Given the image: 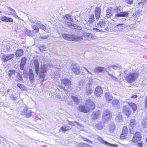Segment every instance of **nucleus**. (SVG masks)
Returning <instances> with one entry per match:
<instances>
[{
  "label": "nucleus",
  "instance_id": "412c9836",
  "mask_svg": "<svg viewBox=\"0 0 147 147\" xmlns=\"http://www.w3.org/2000/svg\"><path fill=\"white\" fill-rule=\"evenodd\" d=\"M94 14H91L89 15L87 19V20L89 24L93 23L94 21Z\"/></svg>",
  "mask_w": 147,
  "mask_h": 147
},
{
  "label": "nucleus",
  "instance_id": "5701e85b",
  "mask_svg": "<svg viewBox=\"0 0 147 147\" xmlns=\"http://www.w3.org/2000/svg\"><path fill=\"white\" fill-rule=\"evenodd\" d=\"M105 98L108 101H110L113 98V97L110 93L106 92L105 94Z\"/></svg>",
  "mask_w": 147,
  "mask_h": 147
},
{
  "label": "nucleus",
  "instance_id": "72a5a7b5",
  "mask_svg": "<svg viewBox=\"0 0 147 147\" xmlns=\"http://www.w3.org/2000/svg\"><path fill=\"white\" fill-rule=\"evenodd\" d=\"M136 124V122L135 119H132L131 120L130 123V125L131 126L132 128L130 129H132L133 127H134V126Z\"/></svg>",
  "mask_w": 147,
  "mask_h": 147
},
{
  "label": "nucleus",
  "instance_id": "5fc2aeb1",
  "mask_svg": "<svg viewBox=\"0 0 147 147\" xmlns=\"http://www.w3.org/2000/svg\"><path fill=\"white\" fill-rule=\"evenodd\" d=\"M17 86L20 89L22 88H25V87L24 85L20 83L18 84H17Z\"/></svg>",
  "mask_w": 147,
  "mask_h": 147
},
{
  "label": "nucleus",
  "instance_id": "a18cd8bd",
  "mask_svg": "<svg viewBox=\"0 0 147 147\" xmlns=\"http://www.w3.org/2000/svg\"><path fill=\"white\" fill-rule=\"evenodd\" d=\"M46 47L44 46H40L39 47V49L41 52H43L45 51Z\"/></svg>",
  "mask_w": 147,
  "mask_h": 147
},
{
  "label": "nucleus",
  "instance_id": "4be33fe9",
  "mask_svg": "<svg viewBox=\"0 0 147 147\" xmlns=\"http://www.w3.org/2000/svg\"><path fill=\"white\" fill-rule=\"evenodd\" d=\"M105 123L103 122H100L96 123V127L99 130L101 129L104 127Z\"/></svg>",
  "mask_w": 147,
  "mask_h": 147
},
{
  "label": "nucleus",
  "instance_id": "4c0bfd02",
  "mask_svg": "<svg viewBox=\"0 0 147 147\" xmlns=\"http://www.w3.org/2000/svg\"><path fill=\"white\" fill-rule=\"evenodd\" d=\"M74 102L76 104H78L79 102V100L78 98L76 96H71Z\"/></svg>",
  "mask_w": 147,
  "mask_h": 147
},
{
  "label": "nucleus",
  "instance_id": "6e6552de",
  "mask_svg": "<svg viewBox=\"0 0 147 147\" xmlns=\"http://www.w3.org/2000/svg\"><path fill=\"white\" fill-rule=\"evenodd\" d=\"M62 84H63L65 87H63L62 86H60V87L62 88L65 90H66L68 88H69L71 86V82L70 80L65 78L62 80H61Z\"/></svg>",
  "mask_w": 147,
  "mask_h": 147
},
{
  "label": "nucleus",
  "instance_id": "a211bd4d",
  "mask_svg": "<svg viewBox=\"0 0 147 147\" xmlns=\"http://www.w3.org/2000/svg\"><path fill=\"white\" fill-rule=\"evenodd\" d=\"M94 13L96 19L98 20L100 17L101 14L100 8L98 6L96 7L95 9Z\"/></svg>",
  "mask_w": 147,
  "mask_h": 147
},
{
  "label": "nucleus",
  "instance_id": "e433bc0d",
  "mask_svg": "<svg viewBox=\"0 0 147 147\" xmlns=\"http://www.w3.org/2000/svg\"><path fill=\"white\" fill-rule=\"evenodd\" d=\"M89 145L87 144L81 143H80L78 145V147H89Z\"/></svg>",
  "mask_w": 147,
  "mask_h": 147
},
{
  "label": "nucleus",
  "instance_id": "58836bf2",
  "mask_svg": "<svg viewBox=\"0 0 147 147\" xmlns=\"http://www.w3.org/2000/svg\"><path fill=\"white\" fill-rule=\"evenodd\" d=\"M117 118V119L118 120V121L119 122L123 120V117H122V115L120 114H118Z\"/></svg>",
  "mask_w": 147,
  "mask_h": 147
},
{
  "label": "nucleus",
  "instance_id": "2eb2a0df",
  "mask_svg": "<svg viewBox=\"0 0 147 147\" xmlns=\"http://www.w3.org/2000/svg\"><path fill=\"white\" fill-rule=\"evenodd\" d=\"M127 26V25L125 24L124 23H120L117 25L115 27L118 31H122Z\"/></svg>",
  "mask_w": 147,
  "mask_h": 147
},
{
  "label": "nucleus",
  "instance_id": "f704fd0d",
  "mask_svg": "<svg viewBox=\"0 0 147 147\" xmlns=\"http://www.w3.org/2000/svg\"><path fill=\"white\" fill-rule=\"evenodd\" d=\"M140 16L139 15L137 14L136 16H132L131 18H133L134 17L135 20H136L138 22H140L141 21V19L140 18Z\"/></svg>",
  "mask_w": 147,
  "mask_h": 147
},
{
  "label": "nucleus",
  "instance_id": "bf43d9fd",
  "mask_svg": "<svg viewBox=\"0 0 147 147\" xmlns=\"http://www.w3.org/2000/svg\"><path fill=\"white\" fill-rule=\"evenodd\" d=\"M88 81V84L89 85V86H90L91 84L92 83L93 80L92 79L89 78Z\"/></svg>",
  "mask_w": 147,
  "mask_h": 147
},
{
  "label": "nucleus",
  "instance_id": "de8ad7c7",
  "mask_svg": "<svg viewBox=\"0 0 147 147\" xmlns=\"http://www.w3.org/2000/svg\"><path fill=\"white\" fill-rule=\"evenodd\" d=\"M128 130L127 128L125 127H124L123 129L122 133L127 134V133L128 132Z\"/></svg>",
  "mask_w": 147,
  "mask_h": 147
},
{
  "label": "nucleus",
  "instance_id": "423d86ee",
  "mask_svg": "<svg viewBox=\"0 0 147 147\" xmlns=\"http://www.w3.org/2000/svg\"><path fill=\"white\" fill-rule=\"evenodd\" d=\"M63 38L68 40L77 41L82 40V36H80L71 35L66 34H63L62 35Z\"/></svg>",
  "mask_w": 147,
  "mask_h": 147
},
{
  "label": "nucleus",
  "instance_id": "20e7f679",
  "mask_svg": "<svg viewBox=\"0 0 147 147\" xmlns=\"http://www.w3.org/2000/svg\"><path fill=\"white\" fill-rule=\"evenodd\" d=\"M63 19L65 20V24L69 26L70 28L80 30L82 29V27L76 24H72L70 22H67L69 21L70 22L73 21V19L71 18L70 16L68 15H66L65 16L63 17Z\"/></svg>",
  "mask_w": 147,
  "mask_h": 147
},
{
  "label": "nucleus",
  "instance_id": "393cba45",
  "mask_svg": "<svg viewBox=\"0 0 147 147\" xmlns=\"http://www.w3.org/2000/svg\"><path fill=\"white\" fill-rule=\"evenodd\" d=\"M8 9L9 11L11 12H10L11 15H13L16 18L19 19L18 16L16 15V12L13 9L10 7H8Z\"/></svg>",
  "mask_w": 147,
  "mask_h": 147
},
{
  "label": "nucleus",
  "instance_id": "e2e57ef3",
  "mask_svg": "<svg viewBox=\"0 0 147 147\" xmlns=\"http://www.w3.org/2000/svg\"><path fill=\"white\" fill-rule=\"evenodd\" d=\"M147 0H142L140 2L141 3H143V5H145L146 3Z\"/></svg>",
  "mask_w": 147,
  "mask_h": 147
},
{
  "label": "nucleus",
  "instance_id": "c03bdc74",
  "mask_svg": "<svg viewBox=\"0 0 147 147\" xmlns=\"http://www.w3.org/2000/svg\"><path fill=\"white\" fill-rule=\"evenodd\" d=\"M17 76V78L18 79V80H17V81H18V82H20L22 81L23 80L22 76L20 74H18Z\"/></svg>",
  "mask_w": 147,
  "mask_h": 147
},
{
  "label": "nucleus",
  "instance_id": "4d7b16f0",
  "mask_svg": "<svg viewBox=\"0 0 147 147\" xmlns=\"http://www.w3.org/2000/svg\"><path fill=\"white\" fill-rule=\"evenodd\" d=\"M9 47L7 45L4 47L3 48V49L5 51H9Z\"/></svg>",
  "mask_w": 147,
  "mask_h": 147
},
{
  "label": "nucleus",
  "instance_id": "3c124183",
  "mask_svg": "<svg viewBox=\"0 0 147 147\" xmlns=\"http://www.w3.org/2000/svg\"><path fill=\"white\" fill-rule=\"evenodd\" d=\"M26 58H22V59L21 60V62L20 63V64H22L25 65V64H26Z\"/></svg>",
  "mask_w": 147,
  "mask_h": 147
},
{
  "label": "nucleus",
  "instance_id": "8fccbe9b",
  "mask_svg": "<svg viewBox=\"0 0 147 147\" xmlns=\"http://www.w3.org/2000/svg\"><path fill=\"white\" fill-rule=\"evenodd\" d=\"M9 97L11 99L13 100H16L17 98V97L16 96H15L13 94H11L10 96Z\"/></svg>",
  "mask_w": 147,
  "mask_h": 147
},
{
  "label": "nucleus",
  "instance_id": "c756f323",
  "mask_svg": "<svg viewBox=\"0 0 147 147\" xmlns=\"http://www.w3.org/2000/svg\"><path fill=\"white\" fill-rule=\"evenodd\" d=\"M86 83L84 82V81L82 80L80 81L78 84V87L81 89L82 88L83 86Z\"/></svg>",
  "mask_w": 147,
  "mask_h": 147
},
{
  "label": "nucleus",
  "instance_id": "69168bd1",
  "mask_svg": "<svg viewBox=\"0 0 147 147\" xmlns=\"http://www.w3.org/2000/svg\"><path fill=\"white\" fill-rule=\"evenodd\" d=\"M83 139L84 140L86 141L87 142H88L91 143V142L90 140L86 139V138H83Z\"/></svg>",
  "mask_w": 147,
  "mask_h": 147
},
{
  "label": "nucleus",
  "instance_id": "49530a36",
  "mask_svg": "<svg viewBox=\"0 0 147 147\" xmlns=\"http://www.w3.org/2000/svg\"><path fill=\"white\" fill-rule=\"evenodd\" d=\"M26 34L29 36L32 35V31L28 30H26Z\"/></svg>",
  "mask_w": 147,
  "mask_h": 147
},
{
  "label": "nucleus",
  "instance_id": "a19ab883",
  "mask_svg": "<svg viewBox=\"0 0 147 147\" xmlns=\"http://www.w3.org/2000/svg\"><path fill=\"white\" fill-rule=\"evenodd\" d=\"M111 67H112L113 69H117L118 68H121V66L119 65H113L111 66Z\"/></svg>",
  "mask_w": 147,
  "mask_h": 147
},
{
  "label": "nucleus",
  "instance_id": "ddd939ff",
  "mask_svg": "<svg viewBox=\"0 0 147 147\" xmlns=\"http://www.w3.org/2000/svg\"><path fill=\"white\" fill-rule=\"evenodd\" d=\"M97 139L100 142L106 145L113 147H118V146L117 145L111 144L103 140V139L100 137L98 136L97 137Z\"/></svg>",
  "mask_w": 147,
  "mask_h": 147
},
{
  "label": "nucleus",
  "instance_id": "f3484780",
  "mask_svg": "<svg viewBox=\"0 0 147 147\" xmlns=\"http://www.w3.org/2000/svg\"><path fill=\"white\" fill-rule=\"evenodd\" d=\"M141 138L142 137L140 132H136L133 138V142H137L140 140Z\"/></svg>",
  "mask_w": 147,
  "mask_h": 147
},
{
  "label": "nucleus",
  "instance_id": "7ed1b4c3",
  "mask_svg": "<svg viewBox=\"0 0 147 147\" xmlns=\"http://www.w3.org/2000/svg\"><path fill=\"white\" fill-rule=\"evenodd\" d=\"M121 7L120 6H116L113 8L114 13L116 14L115 16V18L117 20H120L119 18L120 17H126L128 16L129 13L127 11H121Z\"/></svg>",
  "mask_w": 147,
  "mask_h": 147
},
{
  "label": "nucleus",
  "instance_id": "f8f14e48",
  "mask_svg": "<svg viewBox=\"0 0 147 147\" xmlns=\"http://www.w3.org/2000/svg\"><path fill=\"white\" fill-rule=\"evenodd\" d=\"M14 57V55L13 54L6 55L4 54L2 56L1 58L2 61L5 62L12 59Z\"/></svg>",
  "mask_w": 147,
  "mask_h": 147
},
{
  "label": "nucleus",
  "instance_id": "aec40b11",
  "mask_svg": "<svg viewBox=\"0 0 147 147\" xmlns=\"http://www.w3.org/2000/svg\"><path fill=\"white\" fill-rule=\"evenodd\" d=\"M1 19L2 21L4 22H13V20L12 18L7 17L5 16H1Z\"/></svg>",
  "mask_w": 147,
  "mask_h": 147
},
{
  "label": "nucleus",
  "instance_id": "cd10ccee",
  "mask_svg": "<svg viewBox=\"0 0 147 147\" xmlns=\"http://www.w3.org/2000/svg\"><path fill=\"white\" fill-rule=\"evenodd\" d=\"M68 124L71 125L72 126H75V123L77 125L80 126L81 127H83V125L82 124H80L78 122L76 121H68Z\"/></svg>",
  "mask_w": 147,
  "mask_h": 147
},
{
  "label": "nucleus",
  "instance_id": "37998d69",
  "mask_svg": "<svg viewBox=\"0 0 147 147\" xmlns=\"http://www.w3.org/2000/svg\"><path fill=\"white\" fill-rule=\"evenodd\" d=\"M98 114L96 113H93V115L92 116V118L93 119H96L98 117Z\"/></svg>",
  "mask_w": 147,
  "mask_h": 147
},
{
  "label": "nucleus",
  "instance_id": "ea45409f",
  "mask_svg": "<svg viewBox=\"0 0 147 147\" xmlns=\"http://www.w3.org/2000/svg\"><path fill=\"white\" fill-rule=\"evenodd\" d=\"M92 92L93 90L92 89L89 88L87 89L86 93L87 95H89L92 93Z\"/></svg>",
  "mask_w": 147,
  "mask_h": 147
},
{
  "label": "nucleus",
  "instance_id": "0e129e2a",
  "mask_svg": "<svg viewBox=\"0 0 147 147\" xmlns=\"http://www.w3.org/2000/svg\"><path fill=\"white\" fill-rule=\"evenodd\" d=\"M93 29L94 30H96V32L102 31V30H101V29L100 30H99V29L95 28H93Z\"/></svg>",
  "mask_w": 147,
  "mask_h": 147
},
{
  "label": "nucleus",
  "instance_id": "6ab92c4d",
  "mask_svg": "<svg viewBox=\"0 0 147 147\" xmlns=\"http://www.w3.org/2000/svg\"><path fill=\"white\" fill-rule=\"evenodd\" d=\"M113 7H109L106 10V17L107 18L110 17L114 13Z\"/></svg>",
  "mask_w": 147,
  "mask_h": 147
},
{
  "label": "nucleus",
  "instance_id": "9b49d317",
  "mask_svg": "<svg viewBox=\"0 0 147 147\" xmlns=\"http://www.w3.org/2000/svg\"><path fill=\"white\" fill-rule=\"evenodd\" d=\"M32 113V111L28 110L27 107H25L23 111H22L21 115H25L26 117L28 118L31 116Z\"/></svg>",
  "mask_w": 147,
  "mask_h": 147
},
{
  "label": "nucleus",
  "instance_id": "603ef678",
  "mask_svg": "<svg viewBox=\"0 0 147 147\" xmlns=\"http://www.w3.org/2000/svg\"><path fill=\"white\" fill-rule=\"evenodd\" d=\"M108 74L109 75V76L112 78V80H115L117 79V78L113 76L111 74H110L109 73H108Z\"/></svg>",
  "mask_w": 147,
  "mask_h": 147
},
{
  "label": "nucleus",
  "instance_id": "052dcab7",
  "mask_svg": "<svg viewBox=\"0 0 147 147\" xmlns=\"http://www.w3.org/2000/svg\"><path fill=\"white\" fill-rule=\"evenodd\" d=\"M125 2L129 4H132L133 2V0H126Z\"/></svg>",
  "mask_w": 147,
  "mask_h": 147
},
{
  "label": "nucleus",
  "instance_id": "b1692460",
  "mask_svg": "<svg viewBox=\"0 0 147 147\" xmlns=\"http://www.w3.org/2000/svg\"><path fill=\"white\" fill-rule=\"evenodd\" d=\"M72 70L74 73L76 75H78L80 73V67L76 66L72 68Z\"/></svg>",
  "mask_w": 147,
  "mask_h": 147
},
{
  "label": "nucleus",
  "instance_id": "6e6d98bb",
  "mask_svg": "<svg viewBox=\"0 0 147 147\" xmlns=\"http://www.w3.org/2000/svg\"><path fill=\"white\" fill-rule=\"evenodd\" d=\"M89 34V33L85 32L83 33V36L85 38L87 39L88 38Z\"/></svg>",
  "mask_w": 147,
  "mask_h": 147
},
{
  "label": "nucleus",
  "instance_id": "774afa93",
  "mask_svg": "<svg viewBox=\"0 0 147 147\" xmlns=\"http://www.w3.org/2000/svg\"><path fill=\"white\" fill-rule=\"evenodd\" d=\"M138 147H142V143H138Z\"/></svg>",
  "mask_w": 147,
  "mask_h": 147
},
{
  "label": "nucleus",
  "instance_id": "0eeeda50",
  "mask_svg": "<svg viewBox=\"0 0 147 147\" xmlns=\"http://www.w3.org/2000/svg\"><path fill=\"white\" fill-rule=\"evenodd\" d=\"M111 117V113L109 110L106 109L103 111L102 115L103 121H109L110 120Z\"/></svg>",
  "mask_w": 147,
  "mask_h": 147
},
{
  "label": "nucleus",
  "instance_id": "4468645a",
  "mask_svg": "<svg viewBox=\"0 0 147 147\" xmlns=\"http://www.w3.org/2000/svg\"><path fill=\"white\" fill-rule=\"evenodd\" d=\"M103 91L101 88L100 86L96 87L95 90L94 94L97 97H100L102 95Z\"/></svg>",
  "mask_w": 147,
  "mask_h": 147
},
{
  "label": "nucleus",
  "instance_id": "79ce46f5",
  "mask_svg": "<svg viewBox=\"0 0 147 147\" xmlns=\"http://www.w3.org/2000/svg\"><path fill=\"white\" fill-rule=\"evenodd\" d=\"M119 102V101L117 99L114 100L112 102V104L113 106H115L117 105Z\"/></svg>",
  "mask_w": 147,
  "mask_h": 147
},
{
  "label": "nucleus",
  "instance_id": "680f3d73",
  "mask_svg": "<svg viewBox=\"0 0 147 147\" xmlns=\"http://www.w3.org/2000/svg\"><path fill=\"white\" fill-rule=\"evenodd\" d=\"M9 72H10L12 74L15 75L16 74V71L13 69L10 70L9 71Z\"/></svg>",
  "mask_w": 147,
  "mask_h": 147
},
{
  "label": "nucleus",
  "instance_id": "09e8293b",
  "mask_svg": "<svg viewBox=\"0 0 147 147\" xmlns=\"http://www.w3.org/2000/svg\"><path fill=\"white\" fill-rule=\"evenodd\" d=\"M127 134L124 133H122V134L120 136V138L121 139L123 140L125 139V137L126 136H127Z\"/></svg>",
  "mask_w": 147,
  "mask_h": 147
},
{
  "label": "nucleus",
  "instance_id": "338daca9",
  "mask_svg": "<svg viewBox=\"0 0 147 147\" xmlns=\"http://www.w3.org/2000/svg\"><path fill=\"white\" fill-rule=\"evenodd\" d=\"M25 65L20 64V67L21 70H23L24 69V67Z\"/></svg>",
  "mask_w": 147,
  "mask_h": 147
},
{
  "label": "nucleus",
  "instance_id": "1a4fd4ad",
  "mask_svg": "<svg viewBox=\"0 0 147 147\" xmlns=\"http://www.w3.org/2000/svg\"><path fill=\"white\" fill-rule=\"evenodd\" d=\"M106 26L105 22L103 19H100L96 24V27L99 28H101L102 31L107 30V29L106 28Z\"/></svg>",
  "mask_w": 147,
  "mask_h": 147
},
{
  "label": "nucleus",
  "instance_id": "f03ea898",
  "mask_svg": "<svg viewBox=\"0 0 147 147\" xmlns=\"http://www.w3.org/2000/svg\"><path fill=\"white\" fill-rule=\"evenodd\" d=\"M94 104L90 99L87 100L86 102L85 106L80 105L78 108V110L80 112L87 113L90 110L95 108Z\"/></svg>",
  "mask_w": 147,
  "mask_h": 147
},
{
  "label": "nucleus",
  "instance_id": "bb28decb",
  "mask_svg": "<svg viewBox=\"0 0 147 147\" xmlns=\"http://www.w3.org/2000/svg\"><path fill=\"white\" fill-rule=\"evenodd\" d=\"M95 70L96 72H104L106 71V69L104 67H99L96 68Z\"/></svg>",
  "mask_w": 147,
  "mask_h": 147
},
{
  "label": "nucleus",
  "instance_id": "864d4df0",
  "mask_svg": "<svg viewBox=\"0 0 147 147\" xmlns=\"http://www.w3.org/2000/svg\"><path fill=\"white\" fill-rule=\"evenodd\" d=\"M115 126L114 125H111L109 127V130L111 132H113L114 130Z\"/></svg>",
  "mask_w": 147,
  "mask_h": 147
},
{
  "label": "nucleus",
  "instance_id": "dca6fc26",
  "mask_svg": "<svg viewBox=\"0 0 147 147\" xmlns=\"http://www.w3.org/2000/svg\"><path fill=\"white\" fill-rule=\"evenodd\" d=\"M123 112L127 116L129 117L131 114L129 106H124L123 107Z\"/></svg>",
  "mask_w": 147,
  "mask_h": 147
},
{
  "label": "nucleus",
  "instance_id": "9d476101",
  "mask_svg": "<svg viewBox=\"0 0 147 147\" xmlns=\"http://www.w3.org/2000/svg\"><path fill=\"white\" fill-rule=\"evenodd\" d=\"M43 24L40 22H35L33 23H32V27L33 29L34 30L35 32H38L39 31L38 28H41L42 27V26Z\"/></svg>",
  "mask_w": 147,
  "mask_h": 147
},
{
  "label": "nucleus",
  "instance_id": "7c9ffc66",
  "mask_svg": "<svg viewBox=\"0 0 147 147\" xmlns=\"http://www.w3.org/2000/svg\"><path fill=\"white\" fill-rule=\"evenodd\" d=\"M23 51L22 49L17 50L16 53V55L17 57H19L21 56L23 54Z\"/></svg>",
  "mask_w": 147,
  "mask_h": 147
},
{
  "label": "nucleus",
  "instance_id": "a878e982",
  "mask_svg": "<svg viewBox=\"0 0 147 147\" xmlns=\"http://www.w3.org/2000/svg\"><path fill=\"white\" fill-rule=\"evenodd\" d=\"M29 78L30 82H33L34 81V75L32 70L30 69L29 71Z\"/></svg>",
  "mask_w": 147,
  "mask_h": 147
},
{
  "label": "nucleus",
  "instance_id": "473e14b6",
  "mask_svg": "<svg viewBox=\"0 0 147 147\" xmlns=\"http://www.w3.org/2000/svg\"><path fill=\"white\" fill-rule=\"evenodd\" d=\"M61 129L62 131H66L71 129L69 126H62L61 127Z\"/></svg>",
  "mask_w": 147,
  "mask_h": 147
},
{
  "label": "nucleus",
  "instance_id": "c9c22d12",
  "mask_svg": "<svg viewBox=\"0 0 147 147\" xmlns=\"http://www.w3.org/2000/svg\"><path fill=\"white\" fill-rule=\"evenodd\" d=\"M96 36H94L91 34L89 33V36H88V38L87 39L88 40H90L91 39H95L96 38Z\"/></svg>",
  "mask_w": 147,
  "mask_h": 147
},
{
  "label": "nucleus",
  "instance_id": "2f4dec72",
  "mask_svg": "<svg viewBox=\"0 0 147 147\" xmlns=\"http://www.w3.org/2000/svg\"><path fill=\"white\" fill-rule=\"evenodd\" d=\"M142 126L143 128L147 127V119H145L142 121Z\"/></svg>",
  "mask_w": 147,
  "mask_h": 147
},
{
  "label": "nucleus",
  "instance_id": "f257e3e1",
  "mask_svg": "<svg viewBox=\"0 0 147 147\" xmlns=\"http://www.w3.org/2000/svg\"><path fill=\"white\" fill-rule=\"evenodd\" d=\"M34 63L36 74L37 75L39 74L40 78H43L45 76V73L47 71L46 65L45 64L42 66L40 69L38 60L36 59L34 60Z\"/></svg>",
  "mask_w": 147,
  "mask_h": 147
},
{
  "label": "nucleus",
  "instance_id": "c85d7f7f",
  "mask_svg": "<svg viewBox=\"0 0 147 147\" xmlns=\"http://www.w3.org/2000/svg\"><path fill=\"white\" fill-rule=\"evenodd\" d=\"M128 106H130L131 107L132 109L134 111H135L137 109V106L134 103H128Z\"/></svg>",
  "mask_w": 147,
  "mask_h": 147
},
{
  "label": "nucleus",
  "instance_id": "39448f33",
  "mask_svg": "<svg viewBox=\"0 0 147 147\" xmlns=\"http://www.w3.org/2000/svg\"><path fill=\"white\" fill-rule=\"evenodd\" d=\"M139 73L133 71L127 74L125 78L127 81L129 83H131L136 81L138 77Z\"/></svg>",
  "mask_w": 147,
  "mask_h": 147
},
{
  "label": "nucleus",
  "instance_id": "13d9d810",
  "mask_svg": "<svg viewBox=\"0 0 147 147\" xmlns=\"http://www.w3.org/2000/svg\"><path fill=\"white\" fill-rule=\"evenodd\" d=\"M49 36L48 35H43L40 36L41 38L43 39H47L48 38Z\"/></svg>",
  "mask_w": 147,
  "mask_h": 147
}]
</instances>
